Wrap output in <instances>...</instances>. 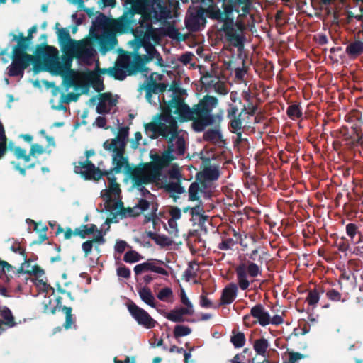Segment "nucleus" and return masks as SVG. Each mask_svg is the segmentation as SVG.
Returning <instances> with one entry per match:
<instances>
[{"label":"nucleus","mask_w":363,"mask_h":363,"mask_svg":"<svg viewBox=\"0 0 363 363\" xmlns=\"http://www.w3.org/2000/svg\"><path fill=\"white\" fill-rule=\"evenodd\" d=\"M155 277L151 274H147L138 276V279H136L138 283L140 286L143 284H149Z\"/></svg>","instance_id":"53"},{"label":"nucleus","mask_w":363,"mask_h":363,"mask_svg":"<svg viewBox=\"0 0 363 363\" xmlns=\"http://www.w3.org/2000/svg\"><path fill=\"white\" fill-rule=\"evenodd\" d=\"M236 243L237 241L234 240L231 238H223L222 242L218 245V248L220 250H230Z\"/></svg>","instance_id":"44"},{"label":"nucleus","mask_w":363,"mask_h":363,"mask_svg":"<svg viewBox=\"0 0 363 363\" xmlns=\"http://www.w3.org/2000/svg\"><path fill=\"white\" fill-rule=\"evenodd\" d=\"M30 223H32L34 225V230L39 233V237L38 240L36 242H34V243L41 244L43 242L48 240V237L46 235V232L48 230V227L45 225H40L42 226L41 228H38V226L40 225L39 223H36L35 221L28 219Z\"/></svg>","instance_id":"36"},{"label":"nucleus","mask_w":363,"mask_h":363,"mask_svg":"<svg viewBox=\"0 0 363 363\" xmlns=\"http://www.w3.org/2000/svg\"><path fill=\"white\" fill-rule=\"evenodd\" d=\"M159 204L157 202L152 203V211H153V220H151L152 223L153 228L155 229L156 225L158 224L160 221V218L158 215L157 214V211L158 210Z\"/></svg>","instance_id":"58"},{"label":"nucleus","mask_w":363,"mask_h":363,"mask_svg":"<svg viewBox=\"0 0 363 363\" xmlns=\"http://www.w3.org/2000/svg\"><path fill=\"white\" fill-rule=\"evenodd\" d=\"M261 267L256 262L249 261L240 263L237 267L235 272L238 284L241 289L245 290L248 288L250 285L248 276L250 278L255 279L262 274Z\"/></svg>","instance_id":"10"},{"label":"nucleus","mask_w":363,"mask_h":363,"mask_svg":"<svg viewBox=\"0 0 363 363\" xmlns=\"http://www.w3.org/2000/svg\"><path fill=\"white\" fill-rule=\"evenodd\" d=\"M82 248L84 252L85 257H87L92 251L93 249V241L86 240L82 245Z\"/></svg>","instance_id":"60"},{"label":"nucleus","mask_w":363,"mask_h":363,"mask_svg":"<svg viewBox=\"0 0 363 363\" xmlns=\"http://www.w3.org/2000/svg\"><path fill=\"white\" fill-rule=\"evenodd\" d=\"M193 57L194 55L191 52H186L179 57V61L181 62L182 64L186 65L190 63V62L192 60Z\"/></svg>","instance_id":"62"},{"label":"nucleus","mask_w":363,"mask_h":363,"mask_svg":"<svg viewBox=\"0 0 363 363\" xmlns=\"http://www.w3.org/2000/svg\"><path fill=\"white\" fill-rule=\"evenodd\" d=\"M185 91L179 87V84L173 82L172 85L168 89L171 99L166 101L163 96L157 100L161 104L162 113H169L177 116L180 122L192 121L191 127L196 132H202L207 126L212 125L216 122V116L211 113L212 110L218 104V99L215 96L206 95L199 102L190 108L182 97V94Z\"/></svg>","instance_id":"1"},{"label":"nucleus","mask_w":363,"mask_h":363,"mask_svg":"<svg viewBox=\"0 0 363 363\" xmlns=\"http://www.w3.org/2000/svg\"><path fill=\"white\" fill-rule=\"evenodd\" d=\"M193 4L202 3L208 6L210 18L222 22L221 30L225 31L228 37L239 42L240 38L233 33L232 13L239 11L238 9L247 13L249 9L248 0H191Z\"/></svg>","instance_id":"5"},{"label":"nucleus","mask_w":363,"mask_h":363,"mask_svg":"<svg viewBox=\"0 0 363 363\" xmlns=\"http://www.w3.org/2000/svg\"><path fill=\"white\" fill-rule=\"evenodd\" d=\"M37 30V25H34L28 29L27 36H24L23 33H20L18 35L10 34L13 37L12 41H16L17 43L12 49L11 55L12 62L6 68L8 76L22 78L25 70L31 64L33 65V69L37 73L40 70L38 64H41L43 60L57 66L60 65L59 52L55 47L40 44L36 46L34 55L27 52L33 39V34L36 33Z\"/></svg>","instance_id":"2"},{"label":"nucleus","mask_w":363,"mask_h":363,"mask_svg":"<svg viewBox=\"0 0 363 363\" xmlns=\"http://www.w3.org/2000/svg\"><path fill=\"white\" fill-rule=\"evenodd\" d=\"M111 18L106 17L103 13L98 12V15L92 23L90 28L89 35L93 36L94 33H99L100 30H108L110 28Z\"/></svg>","instance_id":"22"},{"label":"nucleus","mask_w":363,"mask_h":363,"mask_svg":"<svg viewBox=\"0 0 363 363\" xmlns=\"http://www.w3.org/2000/svg\"><path fill=\"white\" fill-rule=\"evenodd\" d=\"M157 264H163V262L157 259H148L145 262L135 265L134 267L135 278L138 279V276L148 272L168 275V272Z\"/></svg>","instance_id":"17"},{"label":"nucleus","mask_w":363,"mask_h":363,"mask_svg":"<svg viewBox=\"0 0 363 363\" xmlns=\"http://www.w3.org/2000/svg\"><path fill=\"white\" fill-rule=\"evenodd\" d=\"M168 225L169 226V230H168L169 233L174 235V236H177L178 229L177 220L169 218L168 220Z\"/></svg>","instance_id":"61"},{"label":"nucleus","mask_w":363,"mask_h":363,"mask_svg":"<svg viewBox=\"0 0 363 363\" xmlns=\"http://www.w3.org/2000/svg\"><path fill=\"white\" fill-rule=\"evenodd\" d=\"M125 58L128 60V75H133L136 73L139 72V70H141V68L145 65V62L143 58L137 55L134 57L133 62H130V57L129 56H124Z\"/></svg>","instance_id":"25"},{"label":"nucleus","mask_w":363,"mask_h":363,"mask_svg":"<svg viewBox=\"0 0 363 363\" xmlns=\"http://www.w3.org/2000/svg\"><path fill=\"white\" fill-rule=\"evenodd\" d=\"M60 308H62V311L65 313L66 316V320L64 325V327L66 329H69L71 328L72 325L73 324V319H72V308L70 307H66V306H60Z\"/></svg>","instance_id":"45"},{"label":"nucleus","mask_w":363,"mask_h":363,"mask_svg":"<svg viewBox=\"0 0 363 363\" xmlns=\"http://www.w3.org/2000/svg\"><path fill=\"white\" fill-rule=\"evenodd\" d=\"M62 64L59 61V66L45 61L44 62L45 63V65H48L51 69H55V72L57 74H62L64 72L71 71L70 68L72 66V57L69 55H62Z\"/></svg>","instance_id":"24"},{"label":"nucleus","mask_w":363,"mask_h":363,"mask_svg":"<svg viewBox=\"0 0 363 363\" xmlns=\"http://www.w3.org/2000/svg\"><path fill=\"white\" fill-rule=\"evenodd\" d=\"M150 206V201L140 199L136 205L132 208H125L122 201L116 202L113 205V209L118 210V213L121 218H135L147 211Z\"/></svg>","instance_id":"12"},{"label":"nucleus","mask_w":363,"mask_h":363,"mask_svg":"<svg viewBox=\"0 0 363 363\" xmlns=\"http://www.w3.org/2000/svg\"><path fill=\"white\" fill-rule=\"evenodd\" d=\"M118 277L128 279L130 277V270L125 265H122L117 269Z\"/></svg>","instance_id":"54"},{"label":"nucleus","mask_w":363,"mask_h":363,"mask_svg":"<svg viewBox=\"0 0 363 363\" xmlns=\"http://www.w3.org/2000/svg\"><path fill=\"white\" fill-rule=\"evenodd\" d=\"M125 165L128 167L127 174L131 179L133 186L138 190H143L144 189L150 194V191L144 185L155 182L159 179L152 169L146 165V162L141 163L134 167H130L128 164Z\"/></svg>","instance_id":"9"},{"label":"nucleus","mask_w":363,"mask_h":363,"mask_svg":"<svg viewBox=\"0 0 363 363\" xmlns=\"http://www.w3.org/2000/svg\"><path fill=\"white\" fill-rule=\"evenodd\" d=\"M164 34L165 35L174 40H184L185 39L174 25H169L166 27L164 30Z\"/></svg>","instance_id":"38"},{"label":"nucleus","mask_w":363,"mask_h":363,"mask_svg":"<svg viewBox=\"0 0 363 363\" xmlns=\"http://www.w3.org/2000/svg\"><path fill=\"white\" fill-rule=\"evenodd\" d=\"M127 242L124 240H118L115 245V251L118 253H123L126 247H127Z\"/></svg>","instance_id":"63"},{"label":"nucleus","mask_w":363,"mask_h":363,"mask_svg":"<svg viewBox=\"0 0 363 363\" xmlns=\"http://www.w3.org/2000/svg\"><path fill=\"white\" fill-rule=\"evenodd\" d=\"M167 190L169 192H173L179 194H181L185 191L184 187L182 186L179 182H171L168 184L167 186Z\"/></svg>","instance_id":"48"},{"label":"nucleus","mask_w":363,"mask_h":363,"mask_svg":"<svg viewBox=\"0 0 363 363\" xmlns=\"http://www.w3.org/2000/svg\"><path fill=\"white\" fill-rule=\"evenodd\" d=\"M209 85H214L215 91L216 92L221 94V95H225L228 94V89L225 86V85L220 82L218 78H216L214 79L211 80L208 82Z\"/></svg>","instance_id":"41"},{"label":"nucleus","mask_w":363,"mask_h":363,"mask_svg":"<svg viewBox=\"0 0 363 363\" xmlns=\"http://www.w3.org/2000/svg\"><path fill=\"white\" fill-rule=\"evenodd\" d=\"M205 13L210 18L208 7L203 9L201 6H190L185 18V26L186 28L192 32L200 30L206 23Z\"/></svg>","instance_id":"11"},{"label":"nucleus","mask_w":363,"mask_h":363,"mask_svg":"<svg viewBox=\"0 0 363 363\" xmlns=\"http://www.w3.org/2000/svg\"><path fill=\"white\" fill-rule=\"evenodd\" d=\"M99 102L96 106V112L99 114L108 113L110 111V108L107 107V105L103 98L99 96Z\"/></svg>","instance_id":"52"},{"label":"nucleus","mask_w":363,"mask_h":363,"mask_svg":"<svg viewBox=\"0 0 363 363\" xmlns=\"http://www.w3.org/2000/svg\"><path fill=\"white\" fill-rule=\"evenodd\" d=\"M91 40L99 45V51L101 55H106L114 49L118 43L116 35L113 32L105 30L101 34L94 33Z\"/></svg>","instance_id":"13"},{"label":"nucleus","mask_w":363,"mask_h":363,"mask_svg":"<svg viewBox=\"0 0 363 363\" xmlns=\"http://www.w3.org/2000/svg\"><path fill=\"white\" fill-rule=\"evenodd\" d=\"M230 341L235 347H242L245 342L244 333L241 332L235 333L233 332V335L231 337Z\"/></svg>","instance_id":"43"},{"label":"nucleus","mask_w":363,"mask_h":363,"mask_svg":"<svg viewBox=\"0 0 363 363\" xmlns=\"http://www.w3.org/2000/svg\"><path fill=\"white\" fill-rule=\"evenodd\" d=\"M169 215L171 216V219L176 220H179L182 217L181 209L177 206H171L169 209Z\"/></svg>","instance_id":"56"},{"label":"nucleus","mask_w":363,"mask_h":363,"mask_svg":"<svg viewBox=\"0 0 363 363\" xmlns=\"http://www.w3.org/2000/svg\"><path fill=\"white\" fill-rule=\"evenodd\" d=\"M143 259V257L135 250H130L125 252L123 260L126 263H135Z\"/></svg>","instance_id":"42"},{"label":"nucleus","mask_w":363,"mask_h":363,"mask_svg":"<svg viewBox=\"0 0 363 363\" xmlns=\"http://www.w3.org/2000/svg\"><path fill=\"white\" fill-rule=\"evenodd\" d=\"M99 96L103 98V101H104L106 104L107 103L110 108L115 106L117 104V100L113 99L112 94L109 92L100 94Z\"/></svg>","instance_id":"51"},{"label":"nucleus","mask_w":363,"mask_h":363,"mask_svg":"<svg viewBox=\"0 0 363 363\" xmlns=\"http://www.w3.org/2000/svg\"><path fill=\"white\" fill-rule=\"evenodd\" d=\"M155 242L161 247H167L172 245L173 241L171 238L165 235L157 234Z\"/></svg>","instance_id":"46"},{"label":"nucleus","mask_w":363,"mask_h":363,"mask_svg":"<svg viewBox=\"0 0 363 363\" xmlns=\"http://www.w3.org/2000/svg\"><path fill=\"white\" fill-rule=\"evenodd\" d=\"M45 152V149L40 145L37 143L33 144L30 150V155L35 156L37 155H41Z\"/></svg>","instance_id":"57"},{"label":"nucleus","mask_w":363,"mask_h":363,"mask_svg":"<svg viewBox=\"0 0 363 363\" xmlns=\"http://www.w3.org/2000/svg\"><path fill=\"white\" fill-rule=\"evenodd\" d=\"M269 347L268 342L264 338H261L255 341L253 348L257 354L264 357L266 356L267 350Z\"/></svg>","instance_id":"32"},{"label":"nucleus","mask_w":363,"mask_h":363,"mask_svg":"<svg viewBox=\"0 0 363 363\" xmlns=\"http://www.w3.org/2000/svg\"><path fill=\"white\" fill-rule=\"evenodd\" d=\"M128 60L124 57H121L114 67H111V77L117 80H124L128 75Z\"/></svg>","instance_id":"21"},{"label":"nucleus","mask_w":363,"mask_h":363,"mask_svg":"<svg viewBox=\"0 0 363 363\" xmlns=\"http://www.w3.org/2000/svg\"><path fill=\"white\" fill-rule=\"evenodd\" d=\"M233 13L234 12H233L232 15H231L233 21L231 27L233 28V33L235 35H237V36H238V38H240L239 42L237 43V41L235 40L230 38V37H228V35H226V33L225 31H223V32L225 33L226 40L228 42H230L231 43V45H233L234 47H236L238 48H242L244 46V42H245V39L244 35L242 34L243 30L245 29V26L240 21L235 23V21H234L235 18H234Z\"/></svg>","instance_id":"20"},{"label":"nucleus","mask_w":363,"mask_h":363,"mask_svg":"<svg viewBox=\"0 0 363 363\" xmlns=\"http://www.w3.org/2000/svg\"><path fill=\"white\" fill-rule=\"evenodd\" d=\"M199 174H202L206 180L216 181L220 177V172L218 167L208 166L205 167L203 172Z\"/></svg>","instance_id":"29"},{"label":"nucleus","mask_w":363,"mask_h":363,"mask_svg":"<svg viewBox=\"0 0 363 363\" xmlns=\"http://www.w3.org/2000/svg\"><path fill=\"white\" fill-rule=\"evenodd\" d=\"M136 25L131 28V32L135 39L143 45L147 43L155 36L152 23L165 21L170 17V10L160 0H153L151 4H147L143 12H137Z\"/></svg>","instance_id":"4"},{"label":"nucleus","mask_w":363,"mask_h":363,"mask_svg":"<svg viewBox=\"0 0 363 363\" xmlns=\"http://www.w3.org/2000/svg\"><path fill=\"white\" fill-rule=\"evenodd\" d=\"M246 111V107L245 106L242 111L238 115V116L230 118V125L232 128V132L235 133L238 138H240L242 136L241 129H242V119L241 115L242 113Z\"/></svg>","instance_id":"28"},{"label":"nucleus","mask_w":363,"mask_h":363,"mask_svg":"<svg viewBox=\"0 0 363 363\" xmlns=\"http://www.w3.org/2000/svg\"><path fill=\"white\" fill-rule=\"evenodd\" d=\"M175 144L174 143V152L177 155H184L186 150V143L183 137L179 136V133L174 138Z\"/></svg>","instance_id":"37"},{"label":"nucleus","mask_w":363,"mask_h":363,"mask_svg":"<svg viewBox=\"0 0 363 363\" xmlns=\"http://www.w3.org/2000/svg\"><path fill=\"white\" fill-rule=\"evenodd\" d=\"M201 203V201L200 200L199 201V204L196 205L194 207H191V213L190 214H191V216L192 217H194V216H199V217L203 216V213L204 212V211H203V208L202 207Z\"/></svg>","instance_id":"55"},{"label":"nucleus","mask_w":363,"mask_h":363,"mask_svg":"<svg viewBox=\"0 0 363 363\" xmlns=\"http://www.w3.org/2000/svg\"><path fill=\"white\" fill-rule=\"evenodd\" d=\"M345 52L350 57H357L363 53V41L355 40L351 43L346 47Z\"/></svg>","instance_id":"27"},{"label":"nucleus","mask_w":363,"mask_h":363,"mask_svg":"<svg viewBox=\"0 0 363 363\" xmlns=\"http://www.w3.org/2000/svg\"><path fill=\"white\" fill-rule=\"evenodd\" d=\"M129 135L128 127H119L115 138L106 140L103 147L113 152L112 164L115 172H121L125 164L128 165V158L124 156Z\"/></svg>","instance_id":"7"},{"label":"nucleus","mask_w":363,"mask_h":363,"mask_svg":"<svg viewBox=\"0 0 363 363\" xmlns=\"http://www.w3.org/2000/svg\"><path fill=\"white\" fill-rule=\"evenodd\" d=\"M357 227L354 223H348L346 225V233L347 235L352 240L357 234Z\"/></svg>","instance_id":"59"},{"label":"nucleus","mask_w":363,"mask_h":363,"mask_svg":"<svg viewBox=\"0 0 363 363\" xmlns=\"http://www.w3.org/2000/svg\"><path fill=\"white\" fill-rule=\"evenodd\" d=\"M286 113L289 118L292 120L302 117V108L300 104H295L288 106Z\"/></svg>","instance_id":"35"},{"label":"nucleus","mask_w":363,"mask_h":363,"mask_svg":"<svg viewBox=\"0 0 363 363\" xmlns=\"http://www.w3.org/2000/svg\"><path fill=\"white\" fill-rule=\"evenodd\" d=\"M128 310L138 323L146 328L155 327L156 322L144 310L139 308L133 303L128 305Z\"/></svg>","instance_id":"18"},{"label":"nucleus","mask_w":363,"mask_h":363,"mask_svg":"<svg viewBox=\"0 0 363 363\" xmlns=\"http://www.w3.org/2000/svg\"><path fill=\"white\" fill-rule=\"evenodd\" d=\"M16 268L9 264L6 261L0 259V278L4 275L6 277L11 276V272L15 273Z\"/></svg>","instance_id":"39"},{"label":"nucleus","mask_w":363,"mask_h":363,"mask_svg":"<svg viewBox=\"0 0 363 363\" xmlns=\"http://www.w3.org/2000/svg\"><path fill=\"white\" fill-rule=\"evenodd\" d=\"M60 23H55L57 38L64 50L72 51L75 56L85 59L91 58L94 50L87 42L84 40H74L70 37L69 30L65 28H59Z\"/></svg>","instance_id":"8"},{"label":"nucleus","mask_w":363,"mask_h":363,"mask_svg":"<svg viewBox=\"0 0 363 363\" xmlns=\"http://www.w3.org/2000/svg\"><path fill=\"white\" fill-rule=\"evenodd\" d=\"M362 140V135L357 129H352L351 133L348 136H345V140L347 145L352 147L358 145Z\"/></svg>","instance_id":"30"},{"label":"nucleus","mask_w":363,"mask_h":363,"mask_svg":"<svg viewBox=\"0 0 363 363\" xmlns=\"http://www.w3.org/2000/svg\"><path fill=\"white\" fill-rule=\"evenodd\" d=\"M8 151L7 137L3 123L0 121V160Z\"/></svg>","instance_id":"34"},{"label":"nucleus","mask_w":363,"mask_h":363,"mask_svg":"<svg viewBox=\"0 0 363 363\" xmlns=\"http://www.w3.org/2000/svg\"><path fill=\"white\" fill-rule=\"evenodd\" d=\"M251 315L255 318L258 323L262 326L267 325L271 323L270 315L260 304L254 306L251 309Z\"/></svg>","instance_id":"23"},{"label":"nucleus","mask_w":363,"mask_h":363,"mask_svg":"<svg viewBox=\"0 0 363 363\" xmlns=\"http://www.w3.org/2000/svg\"><path fill=\"white\" fill-rule=\"evenodd\" d=\"M155 73H152L150 76L140 85L138 91H145V99L150 103H152V94H162L167 91L168 84L165 83H157L156 79H154L153 75Z\"/></svg>","instance_id":"15"},{"label":"nucleus","mask_w":363,"mask_h":363,"mask_svg":"<svg viewBox=\"0 0 363 363\" xmlns=\"http://www.w3.org/2000/svg\"><path fill=\"white\" fill-rule=\"evenodd\" d=\"M234 296H221L220 301L218 303H213L209 299L206 298V296H202L201 299V305L204 308H218L221 305L230 304L231 303L234 298Z\"/></svg>","instance_id":"26"},{"label":"nucleus","mask_w":363,"mask_h":363,"mask_svg":"<svg viewBox=\"0 0 363 363\" xmlns=\"http://www.w3.org/2000/svg\"><path fill=\"white\" fill-rule=\"evenodd\" d=\"M203 138L205 141L215 143L216 141L221 140L222 134L219 128H215L205 132Z\"/></svg>","instance_id":"31"},{"label":"nucleus","mask_w":363,"mask_h":363,"mask_svg":"<svg viewBox=\"0 0 363 363\" xmlns=\"http://www.w3.org/2000/svg\"><path fill=\"white\" fill-rule=\"evenodd\" d=\"M191 332V330L189 327L181 325H177L174 330V336L177 337L188 335Z\"/></svg>","instance_id":"47"},{"label":"nucleus","mask_w":363,"mask_h":363,"mask_svg":"<svg viewBox=\"0 0 363 363\" xmlns=\"http://www.w3.org/2000/svg\"><path fill=\"white\" fill-rule=\"evenodd\" d=\"M114 167L109 170H101L96 167L91 160H85L84 162H78L74 165V172L80 174L85 180L99 181L103 176H106L109 182L108 189L103 195L106 201L111 200V194H119L121 192L120 185L116 182V178L114 174H119L113 170Z\"/></svg>","instance_id":"6"},{"label":"nucleus","mask_w":363,"mask_h":363,"mask_svg":"<svg viewBox=\"0 0 363 363\" xmlns=\"http://www.w3.org/2000/svg\"><path fill=\"white\" fill-rule=\"evenodd\" d=\"M238 291V285L235 283H230L223 290L222 294L223 296L236 295Z\"/></svg>","instance_id":"50"},{"label":"nucleus","mask_w":363,"mask_h":363,"mask_svg":"<svg viewBox=\"0 0 363 363\" xmlns=\"http://www.w3.org/2000/svg\"><path fill=\"white\" fill-rule=\"evenodd\" d=\"M25 274L33 275L36 278H40L41 277H43L44 275L45 271L40 266L34 265L31 267L30 269H26L25 270Z\"/></svg>","instance_id":"49"},{"label":"nucleus","mask_w":363,"mask_h":363,"mask_svg":"<svg viewBox=\"0 0 363 363\" xmlns=\"http://www.w3.org/2000/svg\"><path fill=\"white\" fill-rule=\"evenodd\" d=\"M136 21L135 13L130 11L117 20L111 19L108 30L113 32L115 35L124 33L129 30H131V28L137 24Z\"/></svg>","instance_id":"14"},{"label":"nucleus","mask_w":363,"mask_h":363,"mask_svg":"<svg viewBox=\"0 0 363 363\" xmlns=\"http://www.w3.org/2000/svg\"><path fill=\"white\" fill-rule=\"evenodd\" d=\"M182 303L183 306L176 308L167 313V319L173 322H183L186 320V316L194 314V306L187 296H182Z\"/></svg>","instance_id":"16"},{"label":"nucleus","mask_w":363,"mask_h":363,"mask_svg":"<svg viewBox=\"0 0 363 363\" xmlns=\"http://www.w3.org/2000/svg\"><path fill=\"white\" fill-rule=\"evenodd\" d=\"M249 262H254L259 265H262L264 262L269 261L270 254L266 247L258 245L250 252L246 254Z\"/></svg>","instance_id":"19"},{"label":"nucleus","mask_w":363,"mask_h":363,"mask_svg":"<svg viewBox=\"0 0 363 363\" xmlns=\"http://www.w3.org/2000/svg\"><path fill=\"white\" fill-rule=\"evenodd\" d=\"M89 80L93 86V88L97 91L101 92L104 89V84L103 82V79L101 78V76L99 74L92 72L89 74Z\"/></svg>","instance_id":"33"},{"label":"nucleus","mask_w":363,"mask_h":363,"mask_svg":"<svg viewBox=\"0 0 363 363\" xmlns=\"http://www.w3.org/2000/svg\"><path fill=\"white\" fill-rule=\"evenodd\" d=\"M238 108H237V106L230 104L229 106V108L227 109V117L230 118L232 117L238 116V115L239 114L238 113Z\"/></svg>","instance_id":"64"},{"label":"nucleus","mask_w":363,"mask_h":363,"mask_svg":"<svg viewBox=\"0 0 363 363\" xmlns=\"http://www.w3.org/2000/svg\"><path fill=\"white\" fill-rule=\"evenodd\" d=\"M146 131L152 132L157 136H162L167 140V149L162 155L150 153L151 162L146 165L152 169L159 179L163 169L169 166L176 159L173 152L174 140L178 134V125L175 118H172L169 113L155 116L153 120L145 124Z\"/></svg>","instance_id":"3"},{"label":"nucleus","mask_w":363,"mask_h":363,"mask_svg":"<svg viewBox=\"0 0 363 363\" xmlns=\"http://www.w3.org/2000/svg\"><path fill=\"white\" fill-rule=\"evenodd\" d=\"M199 184L196 182L191 183L189 188V200L191 201H200L199 196Z\"/></svg>","instance_id":"40"}]
</instances>
